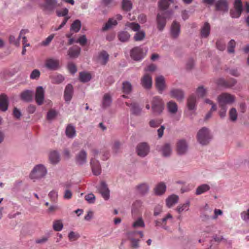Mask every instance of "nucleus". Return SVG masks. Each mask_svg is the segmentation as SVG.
<instances>
[{"instance_id":"4468645a","label":"nucleus","mask_w":249,"mask_h":249,"mask_svg":"<svg viewBox=\"0 0 249 249\" xmlns=\"http://www.w3.org/2000/svg\"><path fill=\"white\" fill-rule=\"evenodd\" d=\"M90 165L92 173L94 175L98 176L101 174V168L98 160L94 159H91Z\"/></svg>"},{"instance_id":"c756f323","label":"nucleus","mask_w":249,"mask_h":249,"mask_svg":"<svg viewBox=\"0 0 249 249\" xmlns=\"http://www.w3.org/2000/svg\"><path fill=\"white\" fill-rule=\"evenodd\" d=\"M161 151L162 154V156L164 157H168L170 156L172 153V148L170 144L169 143H165L161 149Z\"/></svg>"},{"instance_id":"a18cd8bd","label":"nucleus","mask_w":249,"mask_h":249,"mask_svg":"<svg viewBox=\"0 0 249 249\" xmlns=\"http://www.w3.org/2000/svg\"><path fill=\"white\" fill-rule=\"evenodd\" d=\"M234 9L237 11L238 16H241L243 11L242 4L241 0H235L234 4Z\"/></svg>"},{"instance_id":"37998d69","label":"nucleus","mask_w":249,"mask_h":249,"mask_svg":"<svg viewBox=\"0 0 249 249\" xmlns=\"http://www.w3.org/2000/svg\"><path fill=\"white\" fill-rule=\"evenodd\" d=\"M132 227L135 229L139 228H144L145 226L144 222L142 217L138 218L135 221L132 225Z\"/></svg>"},{"instance_id":"f8f14e48","label":"nucleus","mask_w":249,"mask_h":249,"mask_svg":"<svg viewBox=\"0 0 249 249\" xmlns=\"http://www.w3.org/2000/svg\"><path fill=\"white\" fill-rule=\"evenodd\" d=\"M180 32V26L178 22L174 21L171 26V36L173 38H177L179 35Z\"/></svg>"},{"instance_id":"a19ab883","label":"nucleus","mask_w":249,"mask_h":249,"mask_svg":"<svg viewBox=\"0 0 249 249\" xmlns=\"http://www.w3.org/2000/svg\"><path fill=\"white\" fill-rule=\"evenodd\" d=\"M81 22L79 20H75L71 25V33L73 32L74 33L78 32L81 28Z\"/></svg>"},{"instance_id":"79ce46f5","label":"nucleus","mask_w":249,"mask_h":249,"mask_svg":"<svg viewBox=\"0 0 249 249\" xmlns=\"http://www.w3.org/2000/svg\"><path fill=\"white\" fill-rule=\"evenodd\" d=\"M137 190L139 193L144 195L148 192L149 186L146 183H142L137 186Z\"/></svg>"},{"instance_id":"2f4dec72","label":"nucleus","mask_w":249,"mask_h":249,"mask_svg":"<svg viewBox=\"0 0 249 249\" xmlns=\"http://www.w3.org/2000/svg\"><path fill=\"white\" fill-rule=\"evenodd\" d=\"M178 200V196L173 195L166 199V205L168 207L170 208L177 203Z\"/></svg>"},{"instance_id":"9b49d317","label":"nucleus","mask_w":249,"mask_h":249,"mask_svg":"<svg viewBox=\"0 0 249 249\" xmlns=\"http://www.w3.org/2000/svg\"><path fill=\"white\" fill-rule=\"evenodd\" d=\"M170 94L172 98H175L178 101H182L184 97V92L179 89H171Z\"/></svg>"},{"instance_id":"6ab92c4d","label":"nucleus","mask_w":249,"mask_h":249,"mask_svg":"<svg viewBox=\"0 0 249 249\" xmlns=\"http://www.w3.org/2000/svg\"><path fill=\"white\" fill-rule=\"evenodd\" d=\"M8 99L6 95L1 94L0 95V110L5 111L7 110L8 106Z\"/></svg>"},{"instance_id":"e433bc0d","label":"nucleus","mask_w":249,"mask_h":249,"mask_svg":"<svg viewBox=\"0 0 249 249\" xmlns=\"http://www.w3.org/2000/svg\"><path fill=\"white\" fill-rule=\"evenodd\" d=\"M210 186L206 184H203L199 186L196 190V195H200L210 190Z\"/></svg>"},{"instance_id":"39448f33","label":"nucleus","mask_w":249,"mask_h":249,"mask_svg":"<svg viewBox=\"0 0 249 249\" xmlns=\"http://www.w3.org/2000/svg\"><path fill=\"white\" fill-rule=\"evenodd\" d=\"M219 106H226L227 104H231L234 102L235 97L234 96L227 93H222L218 97Z\"/></svg>"},{"instance_id":"f257e3e1","label":"nucleus","mask_w":249,"mask_h":249,"mask_svg":"<svg viewBox=\"0 0 249 249\" xmlns=\"http://www.w3.org/2000/svg\"><path fill=\"white\" fill-rule=\"evenodd\" d=\"M173 0H160L159 2V8L161 12L158 14L157 17V28L158 30L161 31L164 28L166 21V19L169 18L171 13L169 11H164L167 9L170 3H173Z\"/></svg>"},{"instance_id":"4be33fe9","label":"nucleus","mask_w":249,"mask_h":249,"mask_svg":"<svg viewBox=\"0 0 249 249\" xmlns=\"http://www.w3.org/2000/svg\"><path fill=\"white\" fill-rule=\"evenodd\" d=\"M87 161V153L82 150L76 156V162L79 165H82Z\"/></svg>"},{"instance_id":"de8ad7c7","label":"nucleus","mask_w":249,"mask_h":249,"mask_svg":"<svg viewBox=\"0 0 249 249\" xmlns=\"http://www.w3.org/2000/svg\"><path fill=\"white\" fill-rule=\"evenodd\" d=\"M145 36V34L143 31H139L136 32L134 36V39L136 41L142 40Z\"/></svg>"},{"instance_id":"7ed1b4c3","label":"nucleus","mask_w":249,"mask_h":249,"mask_svg":"<svg viewBox=\"0 0 249 249\" xmlns=\"http://www.w3.org/2000/svg\"><path fill=\"white\" fill-rule=\"evenodd\" d=\"M47 174V169L44 165L38 164L36 165L31 173L30 177L32 179H38L43 178Z\"/></svg>"},{"instance_id":"680f3d73","label":"nucleus","mask_w":249,"mask_h":249,"mask_svg":"<svg viewBox=\"0 0 249 249\" xmlns=\"http://www.w3.org/2000/svg\"><path fill=\"white\" fill-rule=\"evenodd\" d=\"M220 109L219 111V115L221 118L225 117L226 115L227 107L226 106H219Z\"/></svg>"},{"instance_id":"bf43d9fd","label":"nucleus","mask_w":249,"mask_h":249,"mask_svg":"<svg viewBox=\"0 0 249 249\" xmlns=\"http://www.w3.org/2000/svg\"><path fill=\"white\" fill-rule=\"evenodd\" d=\"M85 200L89 203H94L95 200V196L92 193L89 194L85 196Z\"/></svg>"},{"instance_id":"aec40b11","label":"nucleus","mask_w":249,"mask_h":249,"mask_svg":"<svg viewBox=\"0 0 249 249\" xmlns=\"http://www.w3.org/2000/svg\"><path fill=\"white\" fill-rule=\"evenodd\" d=\"M211 26L210 24L206 22L201 27L200 29V36L201 38H207L210 33Z\"/></svg>"},{"instance_id":"0eeeda50","label":"nucleus","mask_w":249,"mask_h":249,"mask_svg":"<svg viewBox=\"0 0 249 249\" xmlns=\"http://www.w3.org/2000/svg\"><path fill=\"white\" fill-rule=\"evenodd\" d=\"M142 49L140 47H136L131 51L130 55L132 58L135 60L139 61L142 59L144 56Z\"/></svg>"},{"instance_id":"473e14b6","label":"nucleus","mask_w":249,"mask_h":249,"mask_svg":"<svg viewBox=\"0 0 249 249\" xmlns=\"http://www.w3.org/2000/svg\"><path fill=\"white\" fill-rule=\"evenodd\" d=\"M167 109L168 111L172 114H175L178 111L177 104L173 102L170 101L167 104Z\"/></svg>"},{"instance_id":"a878e982","label":"nucleus","mask_w":249,"mask_h":249,"mask_svg":"<svg viewBox=\"0 0 249 249\" xmlns=\"http://www.w3.org/2000/svg\"><path fill=\"white\" fill-rule=\"evenodd\" d=\"M81 49L78 46H73L69 49L68 55L71 58H75L78 56L80 54Z\"/></svg>"},{"instance_id":"dca6fc26","label":"nucleus","mask_w":249,"mask_h":249,"mask_svg":"<svg viewBox=\"0 0 249 249\" xmlns=\"http://www.w3.org/2000/svg\"><path fill=\"white\" fill-rule=\"evenodd\" d=\"M99 191L105 200H107L109 198V191L105 182H101Z\"/></svg>"},{"instance_id":"4d7b16f0","label":"nucleus","mask_w":249,"mask_h":249,"mask_svg":"<svg viewBox=\"0 0 249 249\" xmlns=\"http://www.w3.org/2000/svg\"><path fill=\"white\" fill-rule=\"evenodd\" d=\"M207 93V89L203 86H201L198 87L196 89V94L198 96L203 97Z\"/></svg>"},{"instance_id":"49530a36","label":"nucleus","mask_w":249,"mask_h":249,"mask_svg":"<svg viewBox=\"0 0 249 249\" xmlns=\"http://www.w3.org/2000/svg\"><path fill=\"white\" fill-rule=\"evenodd\" d=\"M133 235L132 232H129L128 233V237L131 242V247L133 248H137L139 247V242L140 240L133 238Z\"/></svg>"},{"instance_id":"393cba45","label":"nucleus","mask_w":249,"mask_h":249,"mask_svg":"<svg viewBox=\"0 0 249 249\" xmlns=\"http://www.w3.org/2000/svg\"><path fill=\"white\" fill-rule=\"evenodd\" d=\"M216 10L226 11L228 10V6L226 0H218L215 3Z\"/></svg>"},{"instance_id":"423d86ee","label":"nucleus","mask_w":249,"mask_h":249,"mask_svg":"<svg viewBox=\"0 0 249 249\" xmlns=\"http://www.w3.org/2000/svg\"><path fill=\"white\" fill-rule=\"evenodd\" d=\"M109 54L105 51H102L98 53V54L94 57L95 61L101 65H106L109 60Z\"/></svg>"},{"instance_id":"3c124183","label":"nucleus","mask_w":249,"mask_h":249,"mask_svg":"<svg viewBox=\"0 0 249 249\" xmlns=\"http://www.w3.org/2000/svg\"><path fill=\"white\" fill-rule=\"evenodd\" d=\"M58 112L53 109H50L47 112L46 118L48 120L54 119L57 115Z\"/></svg>"},{"instance_id":"bb28decb","label":"nucleus","mask_w":249,"mask_h":249,"mask_svg":"<svg viewBox=\"0 0 249 249\" xmlns=\"http://www.w3.org/2000/svg\"><path fill=\"white\" fill-rule=\"evenodd\" d=\"M44 7L46 10L52 11L57 6L56 0H44Z\"/></svg>"},{"instance_id":"9d476101","label":"nucleus","mask_w":249,"mask_h":249,"mask_svg":"<svg viewBox=\"0 0 249 249\" xmlns=\"http://www.w3.org/2000/svg\"><path fill=\"white\" fill-rule=\"evenodd\" d=\"M188 150V144L185 140H180L177 143V151L179 155H183L186 153Z\"/></svg>"},{"instance_id":"72a5a7b5","label":"nucleus","mask_w":249,"mask_h":249,"mask_svg":"<svg viewBox=\"0 0 249 249\" xmlns=\"http://www.w3.org/2000/svg\"><path fill=\"white\" fill-rule=\"evenodd\" d=\"M49 159L52 163L56 164L59 161L60 157L58 153L53 151L50 152Z\"/></svg>"},{"instance_id":"4c0bfd02","label":"nucleus","mask_w":249,"mask_h":249,"mask_svg":"<svg viewBox=\"0 0 249 249\" xmlns=\"http://www.w3.org/2000/svg\"><path fill=\"white\" fill-rule=\"evenodd\" d=\"M91 78V74L89 72H80L79 73L80 80L84 83L89 81Z\"/></svg>"},{"instance_id":"7c9ffc66","label":"nucleus","mask_w":249,"mask_h":249,"mask_svg":"<svg viewBox=\"0 0 249 249\" xmlns=\"http://www.w3.org/2000/svg\"><path fill=\"white\" fill-rule=\"evenodd\" d=\"M66 134L70 138L74 137L76 136L75 127L71 124L68 125L66 129Z\"/></svg>"},{"instance_id":"338daca9","label":"nucleus","mask_w":249,"mask_h":249,"mask_svg":"<svg viewBox=\"0 0 249 249\" xmlns=\"http://www.w3.org/2000/svg\"><path fill=\"white\" fill-rule=\"evenodd\" d=\"M54 35L52 34L48 36L46 39L43 41L41 43L42 45L43 46H47L48 45L50 42L52 41L53 39L54 38Z\"/></svg>"},{"instance_id":"774afa93","label":"nucleus","mask_w":249,"mask_h":249,"mask_svg":"<svg viewBox=\"0 0 249 249\" xmlns=\"http://www.w3.org/2000/svg\"><path fill=\"white\" fill-rule=\"evenodd\" d=\"M68 68L69 71L72 74L75 73L77 71L76 66L71 62L68 64Z\"/></svg>"},{"instance_id":"c03bdc74","label":"nucleus","mask_w":249,"mask_h":249,"mask_svg":"<svg viewBox=\"0 0 249 249\" xmlns=\"http://www.w3.org/2000/svg\"><path fill=\"white\" fill-rule=\"evenodd\" d=\"M111 103V98L110 95L106 93L104 95L103 99V107H108Z\"/></svg>"},{"instance_id":"6e6552de","label":"nucleus","mask_w":249,"mask_h":249,"mask_svg":"<svg viewBox=\"0 0 249 249\" xmlns=\"http://www.w3.org/2000/svg\"><path fill=\"white\" fill-rule=\"evenodd\" d=\"M149 151V147L147 143L142 142L137 147V152L139 156L142 157L146 156Z\"/></svg>"},{"instance_id":"ddd939ff","label":"nucleus","mask_w":249,"mask_h":249,"mask_svg":"<svg viewBox=\"0 0 249 249\" xmlns=\"http://www.w3.org/2000/svg\"><path fill=\"white\" fill-rule=\"evenodd\" d=\"M45 66L51 70H56L59 68V61L57 59L48 58L45 61Z\"/></svg>"},{"instance_id":"052dcab7","label":"nucleus","mask_w":249,"mask_h":249,"mask_svg":"<svg viewBox=\"0 0 249 249\" xmlns=\"http://www.w3.org/2000/svg\"><path fill=\"white\" fill-rule=\"evenodd\" d=\"M162 123V120L161 119H153L151 120L149 123V125L151 127H158Z\"/></svg>"},{"instance_id":"0e129e2a","label":"nucleus","mask_w":249,"mask_h":249,"mask_svg":"<svg viewBox=\"0 0 249 249\" xmlns=\"http://www.w3.org/2000/svg\"><path fill=\"white\" fill-rule=\"evenodd\" d=\"M216 45L217 49L220 51H223L225 49V43L221 39L218 40L216 41Z\"/></svg>"},{"instance_id":"ea45409f","label":"nucleus","mask_w":249,"mask_h":249,"mask_svg":"<svg viewBox=\"0 0 249 249\" xmlns=\"http://www.w3.org/2000/svg\"><path fill=\"white\" fill-rule=\"evenodd\" d=\"M125 104L127 106H130L131 107V111L133 114L138 115L141 112V109L137 104L133 103L129 105L127 102H126Z\"/></svg>"},{"instance_id":"20e7f679","label":"nucleus","mask_w":249,"mask_h":249,"mask_svg":"<svg viewBox=\"0 0 249 249\" xmlns=\"http://www.w3.org/2000/svg\"><path fill=\"white\" fill-rule=\"evenodd\" d=\"M211 139L209 130L206 127H203L197 133V140L202 145L207 144Z\"/></svg>"},{"instance_id":"f03ea898","label":"nucleus","mask_w":249,"mask_h":249,"mask_svg":"<svg viewBox=\"0 0 249 249\" xmlns=\"http://www.w3.org/2000/svg\"><path fill=\"white\" fill-rule=\"evenodd\" d=\"M151 109L157 115L161 114L164 109V103L159 96H154L151 100Z\"/></svg>"},{"instance_id":"1a4fd4ad","label":"nucleus","mask_w":249,"mask_h":249,"mask_svg":"<svg viewBox=\"0 0 249 249\" xmlns=\"http://www.w3.org/2000/svg\"><path fill=\"white\" fill-rule=\"evenodd\" d=\"M44 99V90L42 87H38L36 89L35 100L38 105H41Z\"/></svg>"},{"instance_id":"09e8293b","label":"nucleus","mask_w":249,"mask_h":249,"mask_svg":"<svg viewBox=\"0 0 249 249\" xmlns=\"http://www.w3.org/2000/svg\"><path fill=\"white\" fill-rule=\"evenodd\" d=\"M123 92L126 94L130 93L132 90L131 84L127 81L124 82L123 83Z\"/></svg>"},{"instance_id":"cd10ccee","label":"nucleus","mask_w":249,"mask_h":249,"mask_svg":"<svg viewBox=\"0 0 249 249\" xmlns=\"http://www.w3.org/2000/svg\"><path fill=\"white\" fill-rule=\"evenodd\" d=\"M33 95V93L32 91L27 90L21 93L20 98L23 101L30 102L32 99Z\"/></svg>"},{"instance_id":"f704fd0d","label":"nucleus","mask_w":249,"mask_h":249,"mask_svg":"<svg viewBox=\"0 0 249 249\" xmlns=\"http://www.w3.org/2000/svg\"><path fill=\"white\" fill-rule=\"evenodd\" d=\"M130 36L128 33L125 31H122L118 33V38L121 42H126L128 41Z\"/></svg>"},{"instance_id":"13d9d810","label":"nucleus","mask_w":249,"mask_h":249,"mask_svg":"<svg viewBox=\"0 0 249 249\" xmlns=\"http://www.w3.org/2000/svg\"><path fill=\"white\" fill-rule=\"evenodd\" d=\"M236 42L233 39H231L228 43V52L229 53H233L234 52V48Z\"/></svg>"},{"instance_id":"603ef678","label":"nucleus","mask_w":249,"mask_h":249,"mask_svg":"<svg viewBox=\"0 0 249 249\" xmlns=\"http://www.w3.org/2000/svg\"><path fill=\"white\" fill-rule=\"evenodd\" d=\"M132 5L130 0H124L122 2V8L124 10L130 11L132 8Z\"/></svg>"},{"instance_id":"8fccbe9b","label":"nucleus","mask_w":249,"mask_h":249,"mask_svg":"<svg viewBox=\"0 0 249 249\" xmlns=\"http://www.w3.org/2000/svg\"><path fill=\"white\" fill-rule=\"evenodd\" d=\"M190 206L189 201H187L182 205H179L177 208V211L178 213H181L184 211H187L189 210Z\"/></svg>"},{"instance_id":"e2e57ef3","label":"nucleus","mask_w":249,"mask_h":249,"mask_svg":"<svg viewBox=\"0 0 249 249\" xmlns=\"http://www.w3.org/2000/svg\"><path fill=\"white\" fill-rule=\"evenodd\" d=\"M121 146V143L118 141H115L113 144L112 149V151L115 153L119 152Z\"/></svg>"},{"instance_id":"69168bd1","label":"nucleus","mask_w":249,"mask_h":249,"mask_svg":"<svg viewBox=\"0 0 249 249\" xmlns=\"http://www.w3.org/2000/svg\"><path fill=\"white\" fill-rule=\"evenodd\" d=\"M68 13V9L66 8L56 11V14L58 17H65Z\"/></svg>"},{"instance_id":"5fc2aeb1","label":"nucleus","mask_w":249,"mask_h":249,"mask_svg":"<svg viewBox=\"0 0 249 249\" xmlns=\"http://www.w3.org/2000/svg\"><path fill=\"white\" fill-rule=\"evenodd\" d=\"M125 26L135 32L139 31L140 28V25L135 22H127Z\"/></svg>"},{"instance_id":"5701e85b","label":"nucleus","mask_w":249,"mask_h":249,"mask_svg":"<svg viewBox=\"0 0 249 249\" xmlns=\"http://www.w3.org/2000/svg\"><path fill=\"white\" fill-rule=\"evenodd\" d=\"M73 94V87L71 84H68L64 91V99L66 102H70Z\"/></svg>"},{"instance_id":"a211bd4d","label":"nucleus","mask_w":249,"mask_h":249,"mask_svg":"<svg viewBox=\"0 0 249 249\" xmlns=\"http://www.w3.org/2000/svg\"><path fill=\"white\" fill-rule=\"evenodd\" d=\"M141 84L145 89H150L152 86V77L149 74H145L141 79Z\"/></svg>"},{"instance_id":"c85d7f7f","label":"nucleus","mask_w":249,"mask_h":249,"mask_svg":"<svg viewBox=\"0 0 249 249\" xmlns=\"http://www.w3.org/2000/svg\"><path fill=\"white\" fill-rule=\"evenodd\" d=\"M166 186L164 183L160 182L158 183L154 189L155 193L156 195H161L164 193L166 190Z\"/></svg>"},{"instance_id":"f3484780","label":"nucleus","mask_w":249,"mask_h":249,"mask_svg":"<svg viewBox=\"0 0 249 249\" xmlns=\"http://www.w3.org/2000/svg\"><path fill=\"white\" fill-rule=\"evenodd\" d=\"M235 83L236 81L234 79H230L228 81H226L223 78H219L216 81V83L218 85L226 88H230L233 86Z\"/></svg>"},{"instance_id":"58836bf2","label":"nucleus","mask_w":249,"mask_h":249,"mask_svg":"<svg viewBox=\"0 0 249 249\" xmlns=\"http://www.w3.org/2000/svg\"><path fill=\"white\" fill-rule=\"evenodd\" d=\"M53 228L56 231H61L63 228V224L61 220H56L53 222Z\"/></svg>"},{"instance_id":"b1692460","label":"nucleus","mask_w":249,"mask_h":249,"mask_svg":"<svg viewBox=\"0 0 249 249\" xmlns=\"http://www.w3.org/2000/svg\"><path fill=\"white\" fill-rule=\"evenodd\" d=\"M118 24V22L115 18H109L105 25L102 27V31H106L110 29L112 27L116 26Z\"/></svg>"},{"instance_id":"412c9836","label":"nucleus","mask_w":249,"mask_h":249,"mask_svg":"<svg viewBox=\"0 0 249 249\" xmlns=\"http://www.w3.org/2000/svg\"><path fill=\"white\" fill-rule=\"evenodd\" d=\"M29 33V30L28 29H22L21 30L20 32L19 36H18V38L16 39L15 37L14 36L11 35L9 36V40L10 43L13 44L16 46H18L19 45V39L22 36L25 35L26 34Z\"/></svg>"},{"instance_id":"864d4df0","label":"nucleus","mask_w":249,"mask_h":249,"mask_svg":"<svg viewBox=\"0 0 249 249\" xmlns=\"http://www.w3.org/2000/svg\"><path fill=\"white\" fill-rule=\"evenodd\" d=\"M229 117L230 119L232 122H234L237 120V112L236 109L235 108L232 107L230 110Z\"/></svg>"},{"instance_id":"c9c22d12","label":"nucleus","mask_w":249,"mask_h":249,"mask_svg":"<svg viewBox=\"0 0 249 249\" xmlns=\"http://www.w3.org/2000/svg\"><path fill=\"white\" fill-rule=\"evenodd\" d=\"M196 98L194 95H191L187 101V106L190 110L195 109L196 108Z\"/></svg>"},{"instance_id":"6e6d98bb","label":"nucleus","mask_w":249,"mask_h":249,"mask_svg":"<svg viewBox=\"0 0 249 249\" xmlns=\"http://www.w3.org/2000/svg\"><path fill=\"white\" fill-rule=\"evenodd\" d=\"M68 237L70 241H74L80 237V235L77 232L71 231L69 233Z\"/></svg>"},{"instance_id":"2eb2a0df","label":"nucleus","mask_w":249,"mask_h":249,"mask_svg":"<svg viewBox=\"0 0 249 249\" xmlns=\"http://www.w3.org/2000/svg\"><path fill=\"white\" fill-rule=\"evenodd\" d=\"M156 86L160 93H162V91L165 89V80L162 76H160L156 78Z\"/></svg>"}]
</instances>
